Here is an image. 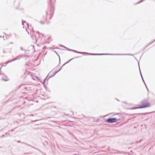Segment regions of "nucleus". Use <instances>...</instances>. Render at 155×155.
I'll return each mask as SVG.
<instances>
[{"instance_id":"obj_2","label":"nucleus","mask_w":155,"mask_h":155,"mask_svg":"<svg viewBox=\"0 0 155 155\" xmlns=\"http://www.w3.org/2000/svg\"><path fill=\"white\" fill-rule=\"evenodd\" d=\"M117 120L114 118H109L106 120V121L108 123H113L115 122Z\"/></svg>"},{"instance_id":"obj_3","label":"nucleus","mask_w":155,"mask_h":155,"mask_svg":"<svg viewBox=\"0 0 155 155\" xmlns=\"http://www.w3.org/2000/svg\"><path fill=\"white\" fill-rule=\"evenodd\" d=\"M28 28H29V26H28Z\"/></svg>"},{"instance_id":"obj_1","label":"nucleus","mask_w":155,"mask_h":155,"mask_svg":"<svg viewBox=\"0 0 155 155\" xmlns=\"http://www.w3.org/2000/svg\"><path fill=\"white\" fill-rule=\"evenodd\" d=\"M143 106L135 108V109L145 108L149 107L150 106V104L149 102H145L143 103Z\"/></svg>"}]
</instances>
